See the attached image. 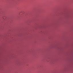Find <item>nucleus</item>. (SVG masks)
Segmentation results:
<instances>
[{"label": "nucleus", "mask_w": 73, "mask_h": 73, "mask_svg": "<svg viewBox=\"0 0 73 73\" xmlns=\"http://www.w3.org/2000/svg\"><path fill=\"white\" fill-rule=\"evenodd\" d=\"M11 32V31H9V32Z\"/></svg>", "instance_id": "1"}]
</instances>
